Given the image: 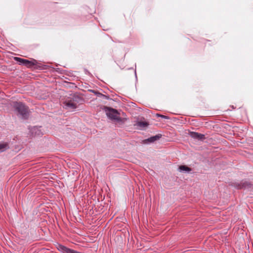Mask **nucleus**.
Returning <instances> with one entry per match:
<instances>
[{"label":"nucleus","instance_id":"1a4fd4ad","mask_svg":"<svg viewBox=\"0 0 253 253\" xmlns=\"http://www.w3.org/2000/svg\"><path fill=\"white\" fill-rule=\"evenodd\" d=\"M57 248L59 251L62 253H68L70 250L69 248L60 244L58 245Z\"/></svg>","mask_w":253,"mask_h":253},{"label":"nucleus","instance_id":"6e6552de","mask_svg":"<svg viewBox=\"0 0 253 253\" xmlns=\"http://www.w3.org/2000/svg\"><path fill=\"white\" fill-rule=\"evenodd\" d=\"M178 171L181 172L188 173L191 171V169L185 165H182L179 167Z\"/></svg>","mask_w":253,"mask_h":253},{"label":"nucleus","instance_id":"9b49d317","mask_svg":"<svg viewBox=\"0 0 253 253\" xmlns=\"http://www.w3.org/2000/svg\"><path fill=\"white\" fill-rule=\"evenodd\" d=\"M250 184L249 183V182H244L243 183V184H242V187H249Z\"/></svg>","mask_w":253,"mask_h":253},{"label":"nucleus","instance_id":"7ed1b4c3","mask_svg":"<svg viewBox=\"0 0 253 253\" xmlns=\"http://www.w3.org/2000/svg\"><path fill=\"white\" fill-rule=\"evenodd\" d=\"M15 61L19 63L20 64L25 65L26 66L32 68L37 63V61L35 59H33L31 61H29L27 59L21 58L20 57H15L14 58Z\"/></svg>","mask_w":253,"mask_h":253},{"label":"nucleus","instance_id":"f03ea898","mask_svg":"<svg viewBox=\"0 0 253 253\" xmlns=\"http://www.w3.org/2000/svg\"><path fill=\"white\" fill-rule=\"evenodd\" d=\"M106 114L111 120L116 122L121 121V118L117 111L114 109L106 107L105 109Z\"/></svg>","mask_w":253,"mask_h":253},{"label":"nucleus","instance_id":"4468645a","mask_svg":"<svg viewBox=\"0 0 253 253\" xmlns=\"http://www.w3.org/2000/svg\"><path fill=\"white\" fill-rule=\"evenodd\" d=\"M148 125L146 122L143 121V128L147 126Z\"/></svg>","mask_w":253,"mask_h":253},{"label":"nucleus","instance_id":"20e7f679","mask_svg":"<svg viewBox=\"0 0 253 253\" xmlns=\"http://www.w3.org/2000/svg\"><path fill=\"white\" fill-rule=\"evenodd\" d=\"M162 137L161 134H158L143 140V144H150L159 140Z\"/></svg>","mask_w":253,"mask_h":253},{"label":"nucleus","instance_id":"2eb2a0df","mask_svg":"<svg viewBox=\"0 0 253 253\" xmlns=\"http://www.w3.org/2000/svg\"><path fill=\"white\" fill-rule=\"evenodd\" d=\"M138 125H139V126H142V122H141V121H140V122H138Z\"/></svg>","mask_w":253,"mask_h":253},{"label":"nucleus","instance_id":"0eeeda50","mask_svg":"<svg viewBox=\"0 0 253 253\" xmlns=\"http://www.w3.org/2000/svg\"><path fill=\"white\" fill-rule=\"evenodd\" d=\"M77 103L74 100H70L65 102V106L66 108L75 109L77 107Z\"/></svg>","mask_w":253,"mask_h":253},{"label":"nucleus","instance_id":"9d476101","mask_svg":"<svg viewBox=\"0 0 253 253\" xmlns=\"http://www.w3.org/2000/svg\"><path fill=\"white\" fill-rule=\"evenodd\" d=\"M8 148V144L6 143L0 144V153L5 151Z\"/></svg>","mask_w":253,"mask_h":253},{"label":"nucleus","instance_id":"f8f14e48","mask_svg":"<svg viewBox=\"0 0 253 253\" xmlns=\"http://www.w3.org/2000/svg\"><path fill=\"white\" fill-rule=\"evenodd\" d=\"M68 253H82L79 252H77L76 251H75L74 250L70 249Z\"/></svg>","mask_w":253,"mask_h":253},{"label":"nucleus","instance_id":"f257e3e1","mask_svg":"<svg viewBox=\"0 0 253 253\" xmlns=\"http://www.w3.org/2000/svg\"><path fill=\"white\" fill-rule=\"evenodd\" d=\"M15 108L18 113V115L22 119H26L28 117V108L21 102L16 103Z\"/></svg>","mask_w":253,"mask_h":253},{"label":"nucleus","instance_id":"39448f33","mask_svg":"<svg viewBox=\"0 0 253 253\" xmlns=\"http://www.w3.org/2000/svg\"><path fill=\"white\" fill-rule=\"evenodd\" d=\"M30 131L32 134L35 136H40L43 134L41 126H35L31 128Z\"/></svg>","mask_w":253,"mask_h":253},{"label":"nucleus","instance_id":"ddd939ff","mask_svg":"<svg viewBox=\"0 0 253 253\" xmlns=\"http://www.w3.org/2000/svg\"><path fill=\"white\" fill-rule=\"evenodd\" d=\"M159 116L162 118H164V119H168L169 118L167 116H164L163 115H159Z\"/></svg>","mask_w":253,"mask_h":253},{"label":"nucleus","instance_id":"423d86ee","mask_svg":"<svg viewBox=\"0 0 253 253\" xmlns=\"http://www.w3.org/2000/svg\"><path fill=\"white\" fill-rule=\"evenodd\" d=\"M189 135L192 138L196 139V140H203L205 138L204 134L199 133L197 132H193V131L190 132L189 133Z\"/></svg>","mask_w":253,"mask_h":253}]
</instances>
